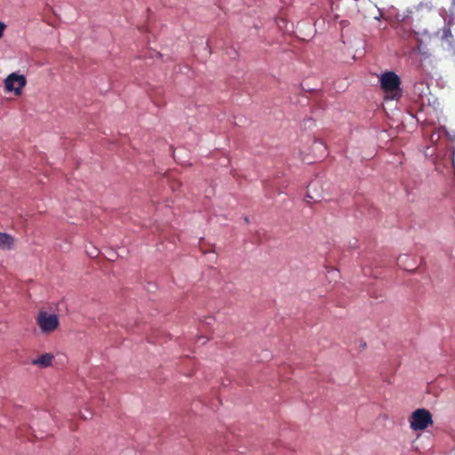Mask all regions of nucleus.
Listing matches in <instances>:
<instances>
[{"mask_svg": "<svg viewBox=\"0 0 455 455\" xmlns=\"http://www.w3.org/2000/svg\"><path fill=\"white\" fill-rule=\"evenodd\" d=\"M36 323L42 333L50 334L58 329L60 320L57 315L41 310L36 316Z\"/></svg>", "mask_w": 455, "mask_h": 455, "instance_id": "obj_2", "label": "nucleus"}, {"mask_svg": "<svg viewBox=\"0 0 455 455\" xmlns=\"http://www.w3.org/2000/svg\"><path fill=\"white\" fill-rule=\"evenodd\" d=\"M379 84L389 100H398L403 96L401 79L393 71H386L379 76Z\"/></svg>", "mask_w": 455, "mask_h": 455, "instance_id": "obj_1", "label": "nucleus"}, {"mask_svg": "<svg viewBox=\"0 0 455 455\" xmlns=\"http://www.w3.org/2000/svg\"><path fill=\"white\" fill-rule=\"evenodd\" d=\"M5 28V24L0 21V38L3 36Z\"/></svg>", "mask_w": 455, "mask_h": 455, "instance_id": "obj_8", "label": "nucleus"}, {"mask_svg": "<svg viewBox=\"0 0 455 455\" xmlns=\"http://www.w3.org/2000/svg\"><path fill=\"white\" fill-rule=\"evenodd\" d=\"M347 24H348V21H347V20H342V21H340V26H341L342 28H345Z\"/></svg>", "mask_w": 455, "mask_h": 455, "instance_id": "obj_9", "label": "nucleus"}, {"mask_svg": "<svg viewBox=\"0 0 455 455\" xmlns=\"http://www.w3.org/2000/svg\"><path fill=\"white\" fill-rule=\"evenodd\" d=\"M311 148L308 152L317 157H322L326 154L327 147L323 140L318 139L311 140Z\"/></svg>", "mask_w": 455, "mask_h": 455, "instance_id": "obj_5", "label": "nucleus"}, {"mask_svg": "<svg viewBox=\"0 0 455 455\" xmlns=\"http://www.w3.org/2000/svg\"><path fill=\"white\" fill-rule=\"evenodd\" d=\"M53 355L50 353L44 354L32 361L33 365L46 368L52 364Z\"/></svg>", "mask_w": 455, "mask_h": 455, "instance_id": "obj_6", "label": "nucleus"}, {"mask_svg": "<svg viewBox=\"0 0 455 455\" xmlns=\"http://www.w3.org/2000/svg\"><path fill=\"white\" fill-rule=\"evenodd\" d=\"M451 4L453 6H455V0H451Z\"/></svg>", "mask_w": 455, "mask_h": 455, "instance_id": "obj_10", "label": "nucleus"}, {"mask_svg": "<svg viewBox=\"0 0 455 455\" xmlns=\"http://www.w3.org/2000/svg\"><path fill=\"white\" fill-rule=\"evenodd\" d=\"M14 237L7 233L0 232V249L11 250L14 244Z\"/></svg>", "mask_w": 455, "mask_h": 455, "instance_id": "obj_7", "label": "nucleus"}, {"mask_svg": "<svg viewBox=\"0 0 455 455\" xmlns=\"http://www.w3.org/2000/svg\"><path fill=\"white\" fill-rule=\"evenodd\" d=\"M27 84V79L23 75L17 73L10 74L4 80V88L6 92H13L16 96H20L22 89Z\"/></svg>", "mask_w": 455, "mask_h": 455, "instance_id": "obj_4", "label": "nucleus"}, {"mask_svg": "<svg viewBox=\"0 0 455 455\" xmlns=\"http://www.w3.org/2000/svg\"><path fill=\"white\" fill-rule=\"evenodd\" d=\"M432 423V415L426 409H417L410 418L411 428L415 431L424 430Z\"/></svg>", "mask_w": 455, "mask_h": 455, "instance_id": "obj_3", "label": "nucleus"}]
</instances>
